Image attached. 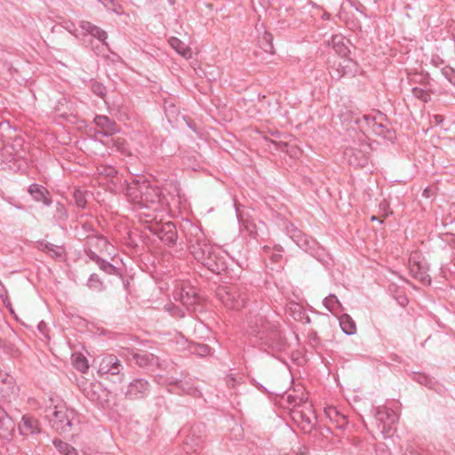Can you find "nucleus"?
<instances>
[{"label": "nucleus", "instance_id": "1", "mask_svg": "<svg viewBox=\"0 0 455 455\" xmlns=\"http://www.w3.org/2000/svg\"><path fill=\"white\" fill-rule=\"evenodd\" d=\"M217 249L212 245L204 243L198 250L194 251L195 257L201 260L212 272L220 273L224 270L226 265L222 258L217 253Z\"/></svg>", "mask_w": 455, "mask_h": 455}, {"label": "nucleus", "instance_id": "2", "mask_svg": "<svg viewBox=\"0 0 455 455\" xmlns=\"http://www.w3.org/2000/svg\"><path fill=\"white\" fill-rule=\"evenodd\" d=\"M73 417L72 410L68 409L65 405H58L54 409L51 421L53 427L63 432L69 429Z\"/></svg>", "mask_w": 455, "mask_h": 455}, {"label": "nucleus", "instance_id": "3", "mask_svg": "<svg viewBox=\"0 0 455 455\" xmlns=\"http://www.w3.org/2000/svg\"><path fill=\"white\" fill-rule=\"evenodd\" d=\"M410 272L413 277L418 279L425 285H429L431 283V278L427 274V266L419 254L415 253L411 256L410 259Z\"/></svg>", "mask_w": 455, "mask_h": 455}, {"label": "nucleus", "instance_id": "4", "mask_svg": "<svg viewBox=\"0 0 455 455\" xmlns=\"http://www.w3.org/2000/svg\"><path fill=\"white\" fill-rule=\"evenodd\" d=\"M293 421L304 432H310L314 426V412L311 405H305L301 409H294L291 412Z\"/></svg>", "mask_w": 455, "mask_h": 455}, {"label": "nucleus", "instance_id": "5", "mask_svg": "<svg viewBox=\"0 0 455 455\" xmlns=\"http://www.w3.org/2000/svg\"><path fill=\"white\" fill-rule=\"evenodd\" d=\"M19 387L14 379L6 372L0 371V399L11 401L17 397Z\"/></svg>", "mask_w": 455, "mask_h": 455}, {"label": "nucleus", "instance_id": "6", "mask_svg": "<svg viewBox=\"0 0 455 455\" xmlns=\"http://www.w3.org/2000/svg\"><path fill=\"white\" fill-rule=\"evenodd\" d=\"M219 296L227 308L240 310L245 306V299L237 290L220 291Z\"/></svg>", "mask_w": 455, "mask_h": 455}, {"label": "nucleus", "instance_id": "7", "mask_svg": "<svg viewBox=\"0 0 455 455\" xmlns=\"http://www.w3.org/2000/svg\"><path fill=\"white\" fill-rule=\"evenodd\" d=\"M147 188V180H142L140 182L138 180H133L127 185L126 196L132 203L139 204V203L142 202V194L144 192V189Z\"/></svg>", "mask_w": 455, "mask_h": 455}, {"label": "nucleus", "instance_id": "8", "mask_svg": "<svg viewBox=\"0 0 455 455\" xmlns=\"http://www.w3.org/2000/svg\"><path fill=\"white\" fill-rule=\"evenodd\" d=\"M18 430L21 435L28 436L40 433L41 428L37 419L29 415H24L18 425Z\"/></svg>", "mask_w": 455, "mask_h": 455}, {"label": "nucleus", "instance_id": "9", "mask_svg": "<svg viewBox=\"0 0 455 455\" xmlns=\"http://www.w3.org/2000/svg\"><path fill=\"white\" fill-rule=\"evenodd\" d=\"M141 201V203H139V206L156 209V206L160 201L158 189L152 187L148 182V188L144 189Z\"/></svg>", "mask_w": 455, "mask_h": 455}, {"label": "nucleus", "instance_id": "10", "mask_svg": "<svg viewBox=\"0 0 455 455\" xmlns=\"http://www.w3.org/2000/svg\"><path fill=\"white\" fill-rule=\"evenodd\" d=\"M14 422L6 414H0V437L3 439H11L14 433Z\"/></svg>", "mask_w": 455, "mask_h": 455}, {"label": "nucleus", "instance_id": "11", "mask_svg": "<svg viewBox=\"0 0 455 455\" xmlns=\"http://www.w3.org/2000/svg\"><path fill=\"white\" fill-rule=\"evenodd\" d=\"M324 413L326 417L337 426V427L343 428L347 426V420L346 416L341 414L335 407L327 406L324 409Z\"/></svg>", "mask_w": 455, "mask_h": 455}, {"label": "nucleus", "instance_id": "12", "mask_svg": "<svg viewBox=\"0 0 455 455\" xmlns=\"http://www.w3.org/2000/svg\"><path fill=\"white\" fill-rule=\"evenodd\" d=\"M158 236L166 243H173L177 237L174 225L171 222L163 225L158 233Z\"/></svg>", "mask_w": 455, "mask_h": 455}, {"label": "nucleus", "instance_id": "13", "mask_svg": "<svg viewBox=\"0 0 455 455\" xmlns=\"http://www.w3.org/2000/svg\"><path fill=\"white\" fill-rule=\"evenodd\" d=\"M170 45L172 49H174L179 54H180L185 59H191L193 56V52L190 47L186 45L181 40L177 37H172L169 41Z\"/></svg>", "mask_w": 455, "mask_h": 455}, {"label": "nucleus", "instance_id": "14", "mask_svg": "<svg viewBox=\"0 0 455 455\" xmlns=\"http://www.w3.org/2000/svg\"><path fill=\"white\" fill-rule=\"evenodd\" d=\"M331 44L334 51L342 57H347L350 53V50L345 43V38L341 36H333L331 38Z\"/></svg>", "mask_w": 455, "mask_h": 455}, {"label": "nucleus", "instance_id": "15", "mask_svg": "<svg viewBox=\"0 0 455 455\" xmlns=\"http://www.w3.org/2000/svg\"><path fill=\"white\" fill-rule=\"evenodd\" d=\"M111 364L115 365L116 369L120 366L119 361L113 355L103 358L100 363L99 371L100 373L110 372L111 374H117V371H112L110 369Z\"/></svg>", "mask_w": 455, "mask_h": 455}, {"label": "nucleus", "instance_id": "16", "mask_svg": "<svg viewBox=\"0 0 455 455\" xmlns=\"http://www.w3.org/2000/svg\"><path fill=\"white\" fill-rule=\"evenodd\" d=\"M95 124L100 127L102 132L111 134L116 131L115 123L111 122L105 116H98L95 117Z\"/></svg>", "mask_w": 455, "mask_h": 455}, {"label": "nucleus", "instance_id": "17", "mask_svg": "<svg viewBox=\"0 0 455 455\" xmlns=\"http://www.w3.org/2000/svg\"><path fill=\"white\" fill-rule=\"evenodd\" d=\"M29 193L33 196V197L37 201H43L45 204H49L48 198H47V191L38 186V185H31L28 189Z\"/></svg>", "mask_w": 455, "mask_h": 455}, {"label": "nucleus", "instance_id": "18", "mask_svg": "<svg viewBox=\"0 0 455 455\" xmlns=\"http://www.w3.org/2000/svg\"><path fill=\"white\" fill-rule=\"evenodd\" d=\"M73 365L78 371L85 372L89 368L87 359L82 354H74L72 356Z\"/></svg>", "mask_w": 455, "mask_h": 455}, {"label": "nucleus", "instance_id": "19", "mask_svg": "<svg viewBox=\"0 0 455 455\" xmlns=\"http://www.w3.org/2000/svg\"><path fill=\"white\" fill-rule=\"evenodd\" d=\"M340 326L347 334H353L356 330L355 323L348 315H344L341 317Z\"/></svg>", "mask_w": 455, "mask_h": 455}, {"label": "nucleus", "instance_id": "20", "mask_svg": "<svg viewBox=\"0 0 455 455\" xmlns=\"http://www.w3.org/2000/svg\"><path fill=\"white\" fill-rule=\"evenodd\" d=\"M59 451L63 455H77L76 450L69 445L68 443H66L61 441H58L54 443Z\"/></svg>", "mask_w": 455, "mask_h": 455}, {"label": "nucleus", "instance_id": "21", "mask_svg": "<svg viewBox=\"0 0 455 455\" xmlns=\"http://www.w3.org/2000/svg\"><path fill=\"white\" fill-rule=\"evenodd\" d=\"M412 93L416 98L421 100L424 102H427L430 100V94L423 89L414 88L412 90Z\"/></svg>", "mask_w": 455, "mask_h": 455}, {"label": "nucleus", "instance_id": "22", "mask_svg": "<svg viewBox=\"0 0 455 455\" xmlns=\"http://www.w3.org/2000/svg\"><path fill=\"white\" fill-rule=\"evenodd\" d=\"M74 197H75L76 204L79 207H84L85 206V204H86V198H85V194L83 191H81V190L76 191L75 194H74Z\"/></svg>", "mask_w": 455, "mask_h": 455}, {"label": "nucleus", "instance_id": "23", "mask_svg": "<svg viewBox=\"0 0 455 455\" xmlns=\"http://www.w3.org/2000/svg\"><path fill=\"white\" fill-rule=\"evenodd\" d=\"M91 33L97 36L100 41H105L107 39L106 32L100 30L98 28H93Z\"/></svg>", "mask_w": 455, "mask_h": 455}, {"label": "nucleus", "instance_id": "24", "mask_svg": "<svg viewBox=\"0 0 455 455\" xmlns=\"http://www.w3.org/2000/svg\"><path fill=\"white\" fill-rule=\"evenodd\" d=\"M136 360H137V363H139L141 366L147 364L146 359L144 358L143 355H136Z\"/></svg>", "mask_w": 455, "mask_h": 455}, {"label": "nucleus", "instance_id": "25", "mask_svg": "<svg viewBox=\"0 0 455 455\" xmlns=\"http://www.w3.org/2000/svg\"><path fill=\"white\" fill-rule=\"evenodd\" d=\"M199 354L203 355V354H206L209 352V348L208 347L206 346H200L199 347V350L197 351Z\"/></svg>", "mask_w": 455, "mask_h": 455}, {"label": "nucleus", "instance_id": "26", "mask_svg": "<svg viewBox=\"0 0 455 455\" xmlns=\"http://www.w3.org/2000/svg\"><path fill=\"white\" fill-rule=\"evenodd\" d=\"M352 152H353V149H349V150H347V151L346 152V155L347 156V157H348V161H349V163H350L351 164H356V163H355V161H353V160H352V158H351L350 153H352Z\"/></svg>", "mask_w": 455, "mask_h": 455}, {"label": "nucleus", "instance_id": "27", "mask_svg": "<svg viewBox=\"0 0 455 455\" xmlns=\"http://www.w3.org/2000/svg\"><path fill=\"white\" fill-rule=\"evenodd\" d=\"M181 301H182V303H183V304H185V305H188V301L185 299V298H184V296H183V295H181Z\"/></svg>", "mask_w": 455, "mask_h": 455}, {"label": "nucleus", "instance_id": "28", "mask_svg": "<svg viewBox=\"0 0 455 455\" xmlns=\"http://www.w3.org/2000/svg\"><path fill=\"white\" fill-rule=\"evenodd\" d=\"M110 369H111L112 371H117V373L119 372V367H118L117 369H116V368H115V365H113V364H111Z\"/></svg>", "mask_w": 455, "mask_h": 455}, {"label": "nucleus", "instance_id": "29", "mask_svg": "<svg viewBox=\"0 0 455 455\" xmlns=\"http://www.w3.org/2000/svg\"><path fill=\"white\" fill-rule=\"evenodd\" d=\"M377 220H378V219H377V217H375V216H372V217H371V220H372V221Z\"/></svg>", "mask_w": 455, "mask_h": 455}, {"label": "nucleus", "instance_id": "30", "mask_svg": "<svg viewBox=\"0 0 455 455\" xmlns=\"http://www.w3.org/2000/svg\"><path fill=\"white\" fill-rule=\"evenodd\" d=\"M97 87H98V88H97V91H100V85H98Z\"/></svg>", "mask_w": 455, "mask_h": 455}, {"label": "nucleus", "instance_id": "31", "mask_svg": "<svg viewBox=\"0 0 455 455\" xmlns=\"http://www.w3.org/2000/svg\"><path fill=\"white\" fill-rule=\"evenodd\" d=\"M97 87H98V88H97V91H100V85H98Z\"/></svg>", "mask_w": 455, "mask_h": 455}]
</instances>
